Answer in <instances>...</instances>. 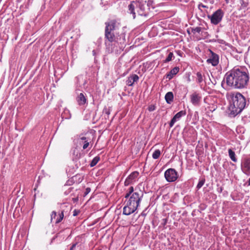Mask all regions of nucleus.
Here are the masks:
<instances>
[{
    "label": "nucleus",
    "instance_id": "obj_11",
    "mask_svg": "<svg viewBox=\"0 0 250 250\" xmlns=\"http://www.w3.org/2000/svg\"><path fill=\"white\" fill-rule=\"evenodd\" d=\"M202 97L200 94L196 92H194L190 96V102L194 106H199Z\"/></svg>",
    "mask_w": 250,
    "mask_h": 250
},
{
    "label": "nucleus",
    "instance_id": "obj_42",
    "mask_svg": "<svg viewBox=\"0 0 250 250\" xmlns=\"http://www.w3.org/2000/svg\"><path fill=\"white\" fill-rule=\"evenodd\" d=\"M111 51H112V52H113V51H115V52H116V51H118V50H117V49H114V48H111Z\"/></svg>",
    "mask_w": 250,
    "mask_h": 250
},
{
    "label": "nucleus",
    "instance_id": "obj_20",
    "mask_svg": "<svg viewBox=\"0 0 250 250\" xmlns=\"http://www.w3.org/2000/svg\"><path fill=\"white\" fill-rule=\"evenodd\" d=\"M196 82L198 83L201 84L203 82V76L202 73L200 72H198L196 73Z\"/></svg>",
    "mask_w": 250,
    "mask_h": 250
},
{
    "label": "nucleus",
    "instance_id": "obj_21",
    "mask_svg": "<svg viewBox=\"0 0 250 250\" xmlns=\"http://www.w3.org/2000/svg\"><path fill=\"white\" fill-rule=\"evenodd\" d=\"M240 6L239 10H242L244 8H247L249 5L248 2H245L244 0H239Z\"/></svg>",
    "mask_w": 250,
    "mask_h": 250
},
{
    "label": "nucleus",
    "instance_id": "obj_10",
    "mask_svg": "<svg viewBox=\"0 0 250 250\" xmlns=\"http://www.w3.org/2000/svg\"><path fill=\"white\" fill-rule=\"evenodd\" d=\"M186 111L185 110H181L178 113H177L174 117L172 118L170 122L169 123V125L170 127H172L174 124L178 121H179L181 117L185 116L186 115Z\"/></svg>",
    "mask_w": 250,
    "mask_h": 250
},
{
    "label": "nucleus",
    "instance_id": "obj_4",
    "mask_svg": "<svg viewBox=\"0 0 250 250\" xmlns=\"http://www.w3.org/2000/svg\"><path fill=\"white\" fill-rule=\"evenodd\" d=\"M105 43L107 45L110 43L114 42V44L119 45L120 49H122L125 42V34L123 32H116L105 29L104 30Z\"/></svg>",
    "mask_w": 250,
    "mask_h": 250
},
{
    "label": "nucleus",
    "instance_id": "obj_29",
    "mask_svg": "<svg viewBox=\"0 0 250 250\" xmlns=\"http://www.w3.org/2000/svg\"><path fill=\"white\" fill-rule=\"evenodd\" d=\"M205 180L204 179L200 180L197 185V188L200 189L204 185V184H205Z\"/></svg>",
    "mask_w": 250,
    "mask_h": 250
},
{
    "label": "nucleus",
    "instance_id": "obj_3",
    "mask_svg": "<svg viewBox=\"0 0 250 250\" xmlns=\"http://www.w3.org/2000/svg\"><path fill=\"white\" fill-rule=\"evenodd\" d=\"M133 187H130L127 193L125 195V198L129 197L126 205L124 207L123 214L129 215L133 213L137 209L140 203L142 200L144 195L143 191L135 188V191Z\"/></svg>",
    "mask_w": 250,
    "mask_h": 250
},
{
    "label": "nucleus",
    "instance_id": "obj_35",
    "mask_svg": "<svg viewBox=\"0 0 250 250\" xmlns=\"http://www.w3.org/2000/svg\"><path fill=\"white\" fill-rule=\"evenodd\" d=\"M91 191V188H87L84 191L83 196H86Z\"/></svg>",
    "mask_w": 250,
    "mask_h": 250
},
{
    "label": "nucleus",
    "instance_id": "obj_18",
    "mask_svg": "<svg viewBox=\"0 0 250 250\" xmlns=\"http://www.w3.org/2000/svg\"><path fill=\"white\" fill-rule=\"evenodd\" d=\"M81 249V244L76 242L73 243L70 248L69 250H80Z\"/></svg>",
    "mask_w": 250,
    "mask_h": 250
},
{
    "label": "nucleus",
    "instance_id": "obj_27",
    "mask_svg": "<svg viewBox=\"0 0 250 250\" xmlns=\"http://www.w3.org/2000/svg\"><path fill=\"white\" fill-rule=\"evenodd\" d=\"M62 118L70 119L71 115L69 113V111L68 110H65L64 113L62 114Z\"/></svg>",
    "mask_w": 250,
    "mask_h": 250
},
{
    "label": "nucleus",
    "instance_id": "obj_12",
    "mask_svg": "<svg viewBox=\"0 0 250 250\" xmlns=\"http://www.w3.org/2000/svg\"><path fill=\"white\" fill-rule=\"evenodd\" d=\"M139 175V172L137 171L132 172L126 178L124 184L125 186H127L130 184H133L135 182L136 178Z\"/></svg>",
    "mask_w": 250,
    "mask_h": 250
},
{
    "label": "nucleus",
    "instance_id": "obj_34",
    "mask_svg": "<svg viewBox=\"0 0 250 250\" xmlns=\"http://www.w3.org/2000/svg\"><path fill=\"white\" fill-rule=\"evenodd\" d=\"M89 145V143L88 142V141H85L84 142V145L83 146V149H85L86 148H87L88 147Z\"/></svg>",
    "mask_w": 250,
    "mask_h": 250
},
{
    "label": "nucleus",
    "instance_id": "obj_46",
    "mask_svg": "<svg viewBox=\"0 0 250 250\" xmlns=\"http://www.w3.org/2000/svg\"><path fill=\"white\" fill-rule=\"evenodd\" d=\"M93 55H94L95 54V51L94 50L92 51Z\"/></svg>",
    "mask_w": 250,
    "mask_h": 250
},
{
    "label": "nucleus",
    "instance_id": "obj_40",
    "mask_svg": "<svg viewBox=\"0 0 250 250\" xmlns=\"http://www.w3.org/2000/svg\"><path fill=\"white\" fill-rule=\"evenodd\" d=\"M80 140L82 141H84V142L85 141H86V138L85 137H82L80 138Z\"/></svg>",
    "mask_w": 250,
    "mask_h": 250
},
{
    "label": "nucleus",
    "instance_id": "obj_7",
    "mask_svg": "<svg viewBox=\"0 0 250 250\" xmlns=\"http://www.w3.org/2000/svg\"><path fill=\"white\" fill-rule=\"evenodd\" d=\"M224 14L223 11L221 9H219L214 12L212 15L208 16V18L210 19L212 24L217 25L222 21Z\"/></svg>",
    "mask_w": 250,
    "mask_h": 250
},
{
    "label": "nucleus",
    "instance_id": "obj_9",
    "mask_svg": "<svg viewBox=\"0 0 250 250\" xmlns=\"http://www.w3.org/2000/svg\"><path fill=\"white\" fill-rule=\"evenodd\" d=\"M208 51L209 52V58L207 60V62L211 64L213 66H217L219 62V55L210 49H208Z\"/></svg>",
    "mask_w": 250,
    "mask_h": 250
},
{
    "label": "nucleus",
    "instance_id": "obj_28",
    "mask_svg": "<svg viewBox=\"0 0 250 250\" xmlns=\"http://www.w3.org/2000/svg\"><path fill=\"white\" fill-rule=\"evenodd\" d=\"M77 175L73 176L71 179H69L66 183L64 186H70L72 185L74 182V179H76Z\"/></svg>",
    "mask_w": 250,
    "mask_h": 250
},
{
    "label": "nucleus",
    "instance_id": "obj_47",
    "mask_svg": "<svg viewBox=\"0 0 250 250\" xmlns=\"http://www.w3.org/2000/svg\"><path fill=\"white\" fill-rule=\"evenodd\" d=\"M227 3H228L229 2V0H225Z\"/></svg>",
    "mask_w": 250,
    "mask_h": 250
},
{
    "label": "nucleus",
    "instance_id": "obj_36",
    "mask_svg": "<svg viewBox=\"0 0 250 250\" xmlns=\"http://www.w3.org/2000/svg\"><path fill=\"white\" fill-rule=\"evenodd\" d=\"M167 223V218H164L162 219V225L165 226Z\"/></svg>",
    "mask_w": 250,
    "mask_h": 250
},
{
    "label": "nucleus",
    "instance_id": "obj_2",
    "mask_svg": "<svg viewBox=\"0 0 250 250\" xmlns=\"http://www.w3.org/2000/svg\"><path fill=\"white\" fill-rule=\"evenodd\" d=\"M226 98L229 102V115L235 117L241 113L247 105L246 98L240 92H230L226 94Z\"/></svg>",
    "mask_w": 250,
    "mask_h": 250
},
{
    "label": "nucleus",
    "instance_id": "obj_43",
    "mask_svg": "<svg viewBox=\"0 0 250 250\" xmlns=\"http://www.w3.org/2000/svg\"><path fill=\"white\" fill-rule=\"evenodd\" d=\"M207 100H208V99H207V98H205V99H204V102H205V103H207Z\"/></svg>",
    "mask_w": 250,
    "mask_h": 250
},
{
    "label": "nucleus",
    "instance_id": "obj_17",
    "mask_svg": "<svg viewBox=\"0 0 250 250\" xmlns=\"http://www.w3.org/2000/svg\"><path fill=\"white\" fill-rule=\"evenodd\" d=\"M173 94L172 92H168L165 96L166 101L168 104H171L173 102Z\"/></svg>",
    "mask_w": 250,
    "mask_h": 250
},
{
    "label": "nucleus",
    "instance_id": "obj_5",
    "mask_svg": "<svg viewBox=\"0 0 250 250\" xmlns=\"http://www.w3.org/2000/svg\"><path fill=\"white\" fill-rule=\"evenodd\" d=\"M149 3L150 0L147 3L146 2L131 1L128 5V11L129 13L132 14L134 19L136 14L141 16L146 17L150 11Z\"/></svg>",
    "mask_w": 250,
    "mask_h": 250
},
{
    "label": "nucleus",
    "instance_id": "obj_30",
    "mask_svg": "<svg viewBox=\"0 0 250 250\" xmlns=\"http://www.w3.org/2000/svg\"><path fill=\"white\" fill-rule=\"evenodd\" d=\"M202 30V28L201 27H196L195 28H192V32L194 34L195 33H199Z\"/></svg>",
    "mask_w": 250,
    "mask_h": 250
},
{
    "label": "nucleus",
    "instance_id": "obj_13",
    "mask_svg": "<svg viewBox=\"0 0 250 250\" xmlns=\"http://www.w3.org/2000/svg\"><path fill=\"white\" fill-rule=\"evenodd\" d=\"M139 76L136 74H132L130 75L126 81V84L128 86H132L135 82L138 81Z\"/></svg>",
    "mask_w": 250,
    "mask_h": 250
},
{
    "label": "nucleus",
    "instance_id": "obj_39",
    "mask_svg": "<svg viewBox=\"0 0 250 250\" xmlns=\"http://www.w3.org/2000/svg\"><path fill=\"white\" fill-rule=\"evenodd\" d=\"M206 7V6L203 5L202 3H200L198 5V8L201 9V8Z\"/></svg>",
    "mask_w": 250,
    "mask_h": 250
},
{
    "label": "nucleus",
    "instance_id": "obj_45",
    "mask_svg": "<svg viewBox=\"0 0 250 250\" xmlns=\"http://www.w3.org/2000/svg\"><path fill=\"white\" fill-rule=\"evenodd\" d=\"M105 113H106V114H107V115H109V114H110V112H109V111H106V112H105Z\"/></svg>",
    "mask_w": 250,
    "mask_h": 250
},
{
    "label": "nucleus",
    "instance_id": "obj_14",
    "mask_svg": "<svg viewBox=\"0 0 250 250\" xmlns=\"http://www.w3.org/2000/svg\"><path fill=\"white\" fill-rule=\"evenodd\" d=\"M243 169L246 174L250 173V158H247L244 159Z\"/></svg>",
    "mask_w": 250,
    "mask_h": 250
},
{
    "label": "nucleus",
    "instance_id": "obj_24",
    "mask_svg": "<svg viewBox=\"0 0 250 250\" xmlns=\"http://www.w3.org/2000/svg\"><path fill=\"white\" fill-rule=\"evenodd\" d=\"M64 217L63 211H62L61 213L59 214V216L56 218L55 223L58 224L62 221Z\"/></svg>",
    "mask_w": 250,
    "mask_h": 250
},
{
    "label": "nucleus",
    "instance_id": "obj_31",
    "mask_svg": "<svg viewBox=\"0 0 250 250\" xmlns=\"http://www.w3.org/2000/svg\"><path fill=\"white\" fill-rule=\"evenodd\" d=\"M208 108V110L211 112L214 111L217 108V105L216 104H212V106H208L207 107Z\"/></svg>",
    "mask_w": 250,
    "mask_h": 250
},
{
    "label": "nucleus",
    "instance_id": "obj_32",
    "mask_svg": "<svg viewBox=\"0 0 250 250\" xmlns=\"http://www.w3.org/2000/svg\"><path fill=\"white\" fill-rule=\"evenodd\" d=\"M155 109H156V106L153 104L150 105L148 107V110L150 112L155 110Z\"/></svg>",
    "mask_w": 250,
    "mask_h": 250
},
{
    "label": "nucleus",
    "instance_id": "obj_6",
    "mask_svg": "<svg viewBox=\"0 0 250 250\" xmlns=\"http://www.w3.org/2000/svg\"><path fill=\"white\" fill-rule=\"evenodd\" d=\"M105 29L116 32H120L121 27V20L119 19H109L105 22Z\"/></svg>",
    "mask_w": 250,
    "mask_h": 250
},
{
    "label": "nucleus",
    "instance_id": "obj_16",
    "mask_svg": "<svg viewBox=\"0 0 250 250\" xmlns=\"http://www.w3.org/2000/svg\"><path fill=\"white\" fill-rule=\"evenodd\" d=\"M179 71V68L178 67H175L172 69L167 74L166 78L168 80H171L174 75L177 74Z\"/></svg>",
    "mask_w": 250,
    "mask_h": 250
},
{
    "label": "nucleus",
    "instance_id": "obj_25",
    "mask_svg": "<svg viewBox=\"0 0 250 250\" xmlns=\"http://www.w3.org/2000/svg\"><path fill=\"white\" fill-rule=\"evenodd\" d=\"M83 78V76L82 75L78 76L75 78V79L76 80V90H80L79 87H80V79Z\"/></svg>",
    "mask_w": 250,
    "mask_h": 250
},
{
    "label": "nucleus",
    "instance_id": "obj_26",
    "mask_svg": "<svg viewBox=\"0 0 250 250\" xmlns=\"http://www.w3.org/2000/svg\"><path fill=\"white\" fill-rule=\"evenodd\" d=\"M174 58V55L172 52H169L168 54L167 57L165 60L164 61V62L167 63L171 61Z\"/></svg>",
    "mask_w": 250,
    "mask_h": 250
},
{
    "label": "nucleus",
    "instance_id": "obj_38",
    "mask_svg": "<svg viewBox=\"0 0 250 250\" xmlns=\"http://www.w3.org/2000/svg\"><path fill=\"white\" fill-rule=\"evenodd\" d=\"M73 215L74 216H77V215L78 214V213H79V211H78V210H76V209H75V210L73 211Z\"/></svg>",
    "mask_w": 250,
    "mask_h": 250
},
{
    "label": "nucleus",
    "instance_id": "obj_41",
    "mask_svg": "<svg viewBox=\"0 0 250 250\" xmlns=\"http://www.w3.org/2000/svg\"><path fill=\"white\" fill-rule=\"evenodd\" d=\"M61 231H60L59 233H57V235H56V236L55 237L53 238V239H54L56 237H58L59 235L60 234Z\"/></svg>",
    "mask_w": 250,
    "mask_h": 250
},
{
    "label": "nucleus",
    "instance_id": "obj_37",
    "mask_svg": "<svg viewBox=\"0 0 250 250\" xmlns=\"http://www.w3.org/2000/svg\"><path fill=\"white\" fill-rule=\"evenodd\" d=\"M176 54L180 57H182L183 53L180 50L176 51Z\"/></svg>",
    "mask_w": 250,
    "mask_h": 250
},
{
    "label": "nucleus",
    "instance_id": "obj_23",
    "mask_svg": "<svg viewBox=\"0 0 250 250\" xmlns=\"http://www.w3.org/2000/svg\"><path fill=\"white\" fill-rule=\"evenodd\" d=\"M161 154V151L159 149H156L152 154V158L154 159H157L159 158Z\"/></svg>",
    "mask_w": 250,
    "mask_h": 250
},
{
    "label": "nucleus",
    "instance_id": "obj_44",
    "mask_svg": "<svg viewBox=\"0 0 250 250\" xmlns=\"http://www.w3.org/2000/svg\"><path fill=\"white\" fill-rule=\"evenodd\" d=\"M248 186H250V178L248 181Z\"/></svg>",
    "mask_w": 250,
    "mask_h": 250
},
{
    "label": "nucleus",
    "instance_id": "obj_15",
    "mask_svg": "<svg viewBox=\"0 0 250 250\" xmlns=\"http://www.w3.org/2000/svg\"><path fill=\"white\" fill-rule=\"evenodd\" d=\"M76 101L79 105H83L86 103L87 99L84 94L81 93L76 98Z\"/></svg>",
    "mask_w": 250,
    "mask_h": 250
},
{
    "label": "nucleus",
    "instance_id": "obj_8",
    "mask_svg": "<svg viewBox=\"0 0 250 250\" xmlns=\"http://www.w3.org/2000/svg\"><path fill=\"white\" fill-rule=\"evenodd\" d=\"M165 177L168 182H175L178 178V173L174 168H170L166 170Z\"/></svg>",
    "mask_w": 250,
    "mask_h": 250
},
{
    "label": "nucleus",
    "instance_id": "obj_22",
    "mask_svg": "<svg viewBox=\"0 0 250 250\" xmlns=\"http://www.w3.org/2000/svg\"><path fill=\"white\" fill-rule=\"evenodd\" d=\"M100 158L99 156H97L95 157L93 159V160H92V161L91 162V163L90 164V167H94L98 163V162L100 161Z\"/></svg>",
    "mask_w": 250,
    "mask_h": 250
},
{
    "label": "nucleus",
    "instance_id": "obj_33",
    "mask_svg": "<svg viewBox=\"0 0 250 250\" xmlns=\"http://www.w3.org/2000/svg\"><path fill=\"white\" fill-rule=\"evenodd\" d=\"M57 217V212L55 211H53L51 214V221H52L53 219H55Z\"/></svg>",
    "mask_w": 250,
    "mask_h": 250
},
{
    "label": "nucleus",
    "instance_id": "obj_1",
    "mask_svg": "<svg viewBox=\"0 0 250 250\" xmlns=\"http://www.w3.org/2000/svg\"><path fill=\"white\" fill-rule=\"evenodd\" d=\"M224 79L229 87L235 89L246 88L249 84L250 74L245 67H234L226 73Z\"/></svg>",
    "mask_w": 250,
    "mask_h": 250
},
{
    "label": "nucleus",
    "instance_id": "obj_19",
    "mask_svg": "<svg viewBox=\"0 0 250 250\" xmlns=\"http://www.w3.org/2000/svg\"><path fill=\"white\" fill-rule=\"evenodd\" d=\"M228 152H229V155L230 158L231 159V160L232 161L236 162L237 161V159L235 157V152L231 149H229Z\"/></svg>",
    "mask_w": 250,
    "mask_h": 250
}]
</instances>
